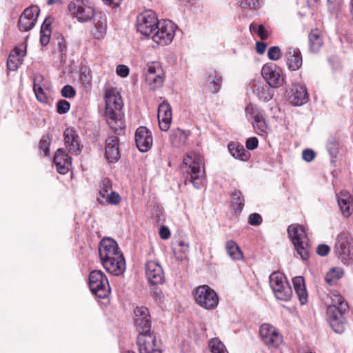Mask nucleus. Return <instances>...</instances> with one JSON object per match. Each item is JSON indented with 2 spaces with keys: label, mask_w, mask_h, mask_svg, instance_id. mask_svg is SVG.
Here are the masks:
<instances>
[{
  "label": "nucleus",
  "mask_w": 353,
  "mask_h": 353,
  "mask_svg": "<svg viewBox=\"0 0 353 353\" xmlns=\"http://www.w3.org/2000/svg\"><path fill=\"white\" fill-rule=\"evenodd\" d=\"M104 101V116L110 128L114 132L124 130L125 125L122 112L123 103L119 92L114 88H107Z\"/></svg>",
  "instance_id": "nucleus-1"
},
{
  "label": "nucleus",
  "mask_w": 353,
  "mask_h": 353,
  "mask_svg": "<svg viewBox=\"0 0 353 353\" xmlns=\"http://www.w3.org/2000/svg\"><path fill=\"white\" fill-rule=\"evenodd\" d=\"M327 321L336 333H342L345 330V314L348 310L347 303L343 297L336 292L329 295V300L325 302Z\"/></svg>",
  "instance_id": "nucleus-2"
},
{
  "label": "nucleus",
  "mask_w": 353,
  "mask_h": 353,
  "mask_svg": "<svg viewBox=\"0 0 353 353\" xmlns=\"http://www.w3.org/2000/svg\"><path fill=\"white\" fill-rule=\"evenodd\" d=\"M288 234L297 253L303 261H306L310 256V245L303 227L299 224H292L288 228Z\"/></svg>",
  "instance_id": "nucleus-3"
},
{
  "label": "nucleus",
  "mask_w": 353,
  "mask_h": 353,
  "mask_svg": "<svg viewBox=\"0 0 353 353\" xmlns=\"http://www.w3.org/2000/svg\"><path fill=\"white\" fill-rule=\"evenodd\" d=\"M201 164L202 157L194 152L188 153L183 158V165L188 168L186 172L190 174V180L196 188L202 185Z\"/></svg>",
  "instance_id": "nucleus-4"
},
{
  "label": "nucleus",
  "mask_w": 353,
  "mask_h": 353,
  "mask_svg": "<svg viewBox=\"0 0 353 353\" xmlns=\"http://www.w3.org/2000/svg\"><path fill=\"white\" fill-rule=\"evenodd\" d=\"M270 285L277 299L283 301L290 299L292 290L282 273L279 272L272 273L270 276Z\"/></svg>",
  "instance_id": "nucleus-5"
},
{
  "label": "nucleus",
  "mask_w": 353,
  "mask_h": 353,
  "mask_svg": "<svg viewBox=\"0 0 353 353\" xmlns=\"http://www.w3.org/2000/svg\"><path fill=\"white\" fill-rule=\"evenodd\" d=\"M195 302L205 310H213L219 304V297L216 292L207 285L197 287L194 292Z\"/></svg>",
  "instance_id": "nucleus-6"
},
{
  "label": "nucleus",
  "mask_w": 353,
  "mask_h": 353,
  "mask_svg": "<svg viewBox=\"0 0 353 353\" xmlns=\"http://www.w3.org/2000/svg\"><path fill=\"white\" fill-rule=\"evenodd\" d=\"M175 30L176 26L171 21L162 20L159 22L150 37L160 46H167L172 41Z\"/></svg>",
  "instance_id": "nucleus-7"
},
{
  "label": "nucleus",
  "mask_w": 353,
  "mask_h": 353,
  "mask_svg": "<svg viewBox=\"0 0 353 353\" xmlns=\"http://www.w3.org/2000/svg\"><path fill=\"white\" fill-rule=\"evenodd\" d=\"M89 287L92 294L103 299L110 292V288L106 276L101 270H93L89 276Z\"/></svg>",
  "instance_id": "nucleus-8"
},
{
  "label": "nucleus",
  "mask_w": 353,
  "mask_h": 353,
  "mask_svg": "<svg viewBox=\"0 0 353 353\" xmlns=\"http://www.w3.org/2000/svg\"><path fill=\"white\" fill-rule=\"evenodd\" d=\"M334 252L344 263L353 260V242L345 234H339L334 245Z\"/></svg>",
  "instance_id": "nucleus-9"
},
{
  "label": "nucleus",
  "mask_w": 353,
  "mask_h": 353,
  "mask_svg": "<svg viewBox=\"0 0 353 353\" xmlns=\"http://www.w3.org/2000/svg\"><path fill=\"white\" fill-rule=\"evenodd\" d=\"M159 21L154 12L151 10L145 11L137 17V30L141 34L150 37Z\"/></svg>",
  "instance_id": "nucleus-10"
},
{
  "label": "nucleus",
  "mask_w": 353,
  "mask_h": 353,
  "mask_svg": "<svg viewBox=\"0 0 353 353\" xmlns=\"http://www.w3.org/2000/svg\"><path fill=\"white\" fill-rule=\"evenodd\" d=\"M137 343L139 353H161L157 347V336L151 330L140 332L137 336Z\"/></svg>",
  "instance_id": "nucleus-11"
},
{
  "label": "nucleus",
  "mask_w": 353,
  "mask_h": 353,
  "mask_svg": "<svg viewBox=\"0 0 353 353\" xmlns=\"http://www.w3.org/2000/svg\"><path fill=\"white\" fill-rule=\"evenodd\" d=\"M145 79L151 89L155 90L161 87L164 82V72L158 62H152L147 65Z\"/></svg>",
  "instance_id": "nucleus-12"
},
{
  "label": "nucleus",
  "mask_w": 353,
  "mask_h": 353,
  "mask_svg": "<svg viewBox=\"0 0 353 353\" xmlns=\"http://www.w3.org/2000/svg\"><path fill=\"white\" fill-rule=\"evenodd\" d=\"M69 10L79 21L85 22L94 16V10L88 0H73L68 6Z\"/></svg>",
  "instance_id": "nucleus-13"
},
{
  "label": "nucleus",
  "mask_w": 353,
  "mask_h": 353,
  "mask_svg": "<svg viewBox=\"0 0 353 353\" xmlns=\"http://www.w3.org/2000/svg\"><path fill=\"white\" fill-rule=\"evenodd\" d=\"M261 74L270 86L279 88L284 82V77L281 68L274 63H266L261 69Z\"/></svg>",
  "instance_id": "nucleus-14"
},
{
  "label": "nucleus",
  "mask_w": 353,
  "mask_h": 353,
  "mask_svg": "<svg viewBox=\"0 0 353 353\" xmlns=\"http://www.w3.org/2000/svg\"><path fill=\"white\" fill-rule=\"evenodd\" d=\"M146 278L153 285L163 284L165 281V274L161 264L156 261H149L145 265Z\"/></svg>",
  "instance_id": "nucleus-15"
},
{
  "label": "nucleus",
  "mask_w": 353,
  "mask_h": 353,
  "mask_svg": "<svg viewBox=\"0 0 353 353\" xmlns=\"http://www.w3.org/2000/svg\"><path fill=\"white\" fill-rule=\"evenodd\" d=\"M39 8L37 6H30L26 8L21 15L18 21L19 28L21 31H28L35 25L39 14Z\"/></svg>",
  "instance_id": "nucleus-16"
},
{
  "label": "nucleus",
  "mask_w": 353,
  "mask_h": 353,
  "mask_svg": "<svg viewBox=\"0 0 353 353\" xmlns=\"http://www.w3.org/2000/svg\"><path fill=\"white\" fill-rule=\"evenodd\" d=\"M260 335L263 342L270 347H276L283 341L276 328L270 324L265 323L261 326Z\"/></svg>",
  "instance_id": "nucleus-17"
},
{
  "label": "nucleus",
  "mask_w": 353,
  "mask_h": 353,
  "mask_svg": "<svg viewBox=\"0 0 353 353\" xmlns=\"http://www.w3.org/2000/svg\"><path fill=\"white\" fill-rule=\"evenodd\" d=\"M134 324L140 332L151 328V320L148 309L144 306L137 307L134 310Z\"/></svg>",
  "instance_id": "nucleus-18"
},
{
  "label": "nucleus",
  "mask_w": 353,
  "mask_h": 353,
  "mask_svg": "<svg viewBox=\"0 0 353 353\" xmlns=\"http://www.w3.org/2000/svg\"><path fill=\"white\" fill-rule=\"evenodd\" d=\"M101 261L111 257L123 255L119 250L117 243L111 238H105L101 240L99 247Z\"/></svg>",
  "instance_id": "nucleus-19"
},
{
  "label": "nucleus",
  "mask_w": 353,
  "mask_h": 353,
  "mask_svg": "<svg viewBox=\"0 0 353 353\" xmlns=\"http://www.w3.org/2000/svg\"><path fill=\"white\" fill-rule=\"evenodd\" d=\"M245 114L248 119H252V125L256 131L266 132L267 125L259 109L252 103L245 108Z\"/></svg>",
  "instance_id": "nucleus-20"
},
{
  "label": "nucleus",
  "mask_w": 353,
  "mask_h": 353,
  "mask_svg": "<svg viewBox=\"0 0 353 353\" xmlns=\"http://www.w3.org/2000/svg\"><path fill=\"white\" fill-rule=\"evenodd\" d=\"M290 104L294 106H301L306 103L309 95L305 86L296 83L293 84L288 95Z\"/></svg>",
  "instance_id": "nucleus-21"
},
{
  "label": "nucleus",
  "mask_w": 353,
  "mask_h": 353,
  "mask_svg": "<svg viewBox=\"0 0 353 353\" xmlns=\"http://www.w3.org/2000/svg\"><path fill=\"white\" fill-rule=\"evenodd\" d=\"M101 261L105 270L111 274L119 276L125 270V261L123 255L112 256Z\"/></svg>",
  "instance_id": "nucleus-22"
},
{
  "label": "nucleus",
  "mask_w": 353,
  "mask_h": 353,
  "mask_svg": "<svg viewBox=\"0 0 353 353\" xmlns=\"http://www.w3.org/2000/svg\"><path fill=\"white\" fill-rule=\"evenodd\" d=\"M26 55V44L22 43L17 46L10 54L7 60L8 70L14 71L21 64L23 58Z\"/></svg>",
  "instance_id": "nucleus-23"
},
{
  "label": "nucleus",
  "mask_w": 353,
  "mask_h": 353,
  "mask_svg": "<svg viewBox=\"0 0 353 353\" xmlns=\"http://www.w3.org/2000/svg\"><path fill=\"white\" fill-rule=\"evenodd\" d=\"M157 117L161 130H168L172 121V109L168 103L163 102L159 105Z\"/></svg>",
  "instance_id": "nucleus-24"
},
{
  "label": "nucleus",
  "mask_w": 353,
  "mask_h": 353,
  "mask_svg": "<svg viewBox=\"0 0 353 353\" xmlns=\"http://www.w3.org/2000/svg\"><path fill=\"white\" fill-rule=\"evenodd\" d=\"M57 170L61 174H66L71 166V158L63 149H58L53 159Z\"/></svg>",
  "instance_id": "nucleus-25"
},
{
  "label": "nucleus",
  "mask_w": 353,
  "mask_h": 353,
  "mask_svg": "<svg viewBox=\"0 0 353 353\" xmlns=\"http://www.w3.org/2000/svg\"><path fill=\"white\" fill-rule=\"evenodd\" d=\"M119 146V139L116 136H110L106 140L105 156L109 162L113 163L119 160L120 157Z\"/></svg>",
  "instance_id": "nucleus-26"
},
{
  "label": "nucleus",
  "mask_w": 353,
  "mask_h": 353,
  "mask_svg": "<svg viewBox=\"0 0 353 353\" xmlns=\"http://www.w3.org/2000/svg\"><path fill=\"white\" fill-rule=\"evenodd\" d=\"M172 250L177 260H185L189 254V243L182 239H176L172 242Z\"/></svg>",
  "instance_id": "nucleus-27"
},
{
  "label": "nucleus",
  "mask_w": 353,
  "mask_h": 353,
  "mask_svg": "<svg viewBox=\"0 0 353 353\" xmlns=\"http://www.w3.org/2000/svg\"><path fill=\"white\" fill-rule=\"evenodd\" d=\"M287 65L291 70L295 71L302 65V57L298 48H290L287 52Z\"/></svg>",
  "instance_id": "nucleus-28"
},
{
  "label": "nucleus",
  "mask_w": 353,
  "mask_h": 353,
  "mask_svg": "<svg viewBox=\"0 0 353 353\" xmlns=\"http://www.w3.org/2000/svg\"><path fill=\"white\" fill-rule=\"evenodd\" d=\"M352 201L353 198L348 192L343 191L338 196V204L343 216L348 217L351 215Z\"/></svg>",
  "instance_id": "nucleus-29"
},
{
  "label": "nucleus",
  "mask_w": 353,
  "mask_h": 353,
  "mask_svg": "<svg viewBox=\"0 0 353 353\" xmlns=\"http://www.w3.org/2000/svg\"><path fill=\"white\" fill-rule=\"evenodd\" d=\"M309 50L312 53L318 52L323 45L322 33L318 29L312 30L308 36Z\"/></svg>",
  "instance_id": "nucleus-30"
},
{
  "label": "nucleus",
  "mask_w": 353,
  "mask_h": 353,
  "mask_svg": "<svg viewBox=\"0 0 353 353\" xmlns=\"http://www.w3.org/2000/svg\"><path fill=\"white\" fill-rule=\"evenodd\" d=\"M292 283L301 304H305L307 301V293L303 277L296 276L292 279Z\"/></svg>",
  "instance_id": "nucleus-31"
},
{
  "label": "nucleus",
  "mask_w": 353,
  "mask_h": 353,
  "mask_svg": "<svg viewBox=\"0 0 353 353\" xmlns=\"http://www.w3.org/2000/svg\"><path fill=\"white\" fill-rule=\"evenodd\" d=\"M135 142L140 152H146L153 144V138L151 134H135Z\"/></svg>",
  "instance_id": "nucleus-32"
},
{
  "label": "nucleus",
  "mask_w": 353,
  "mask_h": 353,
  "mask_svg": "<svg viewBox=\"0 0 353 353\" xmlns=\"http://www.w3.org/2000/svg\"><path fill=\"white\" fill-rule=\"evenodd\" d=\"M230 154L235 159L241 161H248L250 157L242 145L239 143L232 142L228 145Z\"/></svg>",
  "instance_id": "nucleus-33"
},
{
  "label": "nucleus",
  "mask_w": 353,
  "mask_h": 353,
  "mask_svg": "<svg viewBox=\"0 0 353 353\" xmlns=\"http://www.w3.org/2000/svg\"><path fill=\"white\" fill-rule=\"evenodd\" d=\"M64 142L68 150L74 154L81 151V144L77 134H64Z\"/></svg>",
  "instance_id": "nucleus-34"
},
{
  "label": "nucleus",
  "mask_w": 353,
  "mask_h": 353,
  "mask_svg": "<svg viewBox=\"0 0 353 353\" xmlns=\"http://www.w3.org/2000/svg\"><path fill=\"white\" fill-rule=\"evenodd\" d=\"M225 248L228 254L232 260L239 261L243 259V253L239 245L234 241H228L226 243Z\"/></svg>",
  "instance_id": "nucleus-35"
},
{
  "label": "nucleus",
  "mask_w": 353,
  "mask_h": 353,
  "mask_svg": "<svg viewBox=\"0 0 353 353\" xmlns=\"http://www.w3.org/2000/svg\"><path fill=\"white\" fill-rule=\"evenodd\" d=\"M112 190V185L111 181L105 178L102 179L99 185V192L97 197V201L100 203L101 199H103L105 196H108L109 192Z\"/></svg>",
  "instance_id": "nucleus-36"
},
{
  "label": "nucleus",
  "mask_w": 353,
  "mask_h": 353,
  "mask_svg": "<svg viewBox=\"0 0 353 353\" xmlns=\"http://www.w3.org/2000/svg\"><path fill=\"white\" fill-rule=\"evenodd\" d=\"M121 201L122 198L120 194L118 192L112 190L109 192L108 196H105L103 199H101L99 203L101 205H117L121 202Z\"/></svg>",
  "instance_id": "nucleus-37"
},
{
  "label": "nucleus",
  "mask_w": 353,
  "mask_h": 353,
  "mask_svg": "<svg viewBox=\"0 0 353 353\" xmlns=\"http://www.w3.org/2000/svg\"><path fill=\"white\" fill-rule=\"evenodd\" d=\"M208 346L212 353H229L225 345L219 338L212 339Z\"/></svg>",
  "instance_id": "nucleus-38"
},
{
  "label": "nucleus",
  "mask_w": 353,
  "mask_h": 353,
  "mask_svg": "<svg viewBox=\"0 0 353 353\" xmlns=\"http://www.w3.org/2000/svg\"><path fill=\"white\" fill-rule=\"evenodd\" d=\"M343 274V271L341 268H333L327 273L325 279L328 285H332L341 278Z\"/></svg>",
  "instance_id": "nucleus-39"
},
{
  "label": "nucleus",
  "mask_w": 353,
  "mask_h": 353,
  "mask_svg": "<svg viewBox=\"0 0 353 353\" xmlns=\"http://www.w3.org/2000/svg\"><path fill=\"white\" fill-rule=\"evenodd\" d=\"M107 23L106 21H99L95 24L94 30L92 32V35L94 39L101 40L104 39L106 35Z\"/></svg>",
  "instance_id": "nucleus-40"
},
{
  "label": "nucleus",
  "mask_w": 353,
  "mask_h": 353,
  "mask_svg": "<svg viewBox=\"0 0 353 353\" xmlns=\"http://www.w3.org/2000/svg\"><path fill=\"white\" fill-rule=\"evenodd\" d=\"M231 197L235 211L241 212L244 206V199L242 196L241 192L239 190H234L232 192Z\"/></svg>",
  "instance_id": "nucleus-41"
},
{
  "label": "nucleus",
  "mask_w": 353,
  "mask_h": 353,
  "mask_svg": "<svg viewBox=\"0 0 353 353\" xmlns=\"http://www.w3.org/2000/svg\"><path fill=\"white\" fill-rule=\"evenodd\" d=\"M250 30L259 35L261 40L268 39L269 34L263 25L252 23L250 26Z\"/></svg>",
  "instance_id": "nucleus-42"
},
{
  "label": "nucleus",
  "mask_w": 353,
  "mask_h": 353,
  "mask_svg": "<svg viewBox=\"0 0 353 353\" xmlns=\"http://www.w3.org/2000/svg\"><path fill=\"white\" fill-rule=\"evenodd\" d=\"M46 87H42L39 84L33 85V90L37 97V99L41 102L46 103L47 101V95L44 92Z\"/></svg>",
  "instance_id": "nucleus-43"
},
{
  "label": "nucleus",
  "mask_w": 353,
  "mask_h": 353,
  "mask_svg": "<svg viewBox=\"0 0 353 353\" xmlns=\"http://www.w3.org/2000/svg\"><path fill=\"white\" fill-rule=\"evenodd\" d=\"M259 6V0H241L240 1V6L246 10H256Z\"/></svg>",
  "instance_id": "nucleus-44"
},
{
  "label": "nucleus",
  "mask_w": 353,
  "mask_h": 353,
  "mask_svg": "<svg viewBox=\"0 0 353 353\" xmlns=\"http://www.w3.org/2000/svg\"><path fill=\"white\" fill-rule=\"evenodd\" d=\"M327 149L330 154L335 157L339 150V143L335 139H329L327 143Z\"/></svg>",
  "instance_id": "nucleus-45"
},
{
  "label": "nucleus",
  "mask_w": 353,
  "mask_h": 353,
  "mask_svg": "<svg viewBox=\"0 0 353 353\" xmlns=\"http://www.w3.org/2000/svg\"><path fill=\"white\" fill-rule=\"evenodd\" d=\"M50 138L48 134L43 135L39 142V149L43 152L45 156L49 155V146Z\"/></svg>",
  "instance_id": "nucleus-46"
},
{
  "label": "nucleus",
  "mask_w": 353,
  "mask_h": 353,
  "mask_svg": "<svg viewBox=\"0 0 353 353\" xmlns=\"http://www.w3.org/2000/svg\"><path fill=\"white\" fill-rule=\"evenodd\" d=\"M187 134H172L170 139L174 146L179 147L181 145L179 141L184 142L187 139Z\"/></svg>",
  "instance_id": "nucleus-47"
},
{
  "label": "nucleus",
  "mask_w": 353,
  "mask_h": 353,
  "mask_svg": "<svg viewBox=\"0 0 353 353\" xmlns=\"http://www.w3.org/2000/svg\"><path fill=\"white\" fill-rule=\"evenodd\" d=\"M70 104L66 100H60L57 105V111L59 114H62L68 112L70 110Z\"/></svg>",
  "instance_id": "nucleus-48"
},
{
  "label": "nucleus",
  "mask_w": 353,
  "mask_h": 353,
  "mask_svg": "<svg viewBox=\"0 0 353 353\" xmlns=\"http://www.w3.org/2000/svg\"><path fill=\"white\" fill-rule=\"evenodd\" d=\"M268 58L273 61L279 60L281 58V50L277 46L271 47L268 52Z\"/></svg>",
  "instance_id": "nucleus-49"
},
{
  "label": "nucleus",
  "mask_w": 353,
  "mask_h": 353,
  "mask_svg": "<svg viewBox=\"0 0 353 353\" xmlns=\"http://www.w3.org/2000/svg\"><path fill=\"white\" fill-rule=\"evenodd\" d=\"M61 95L65 98H72L75 95V90L71 85H65L61 90Z\"/></svg>",
  "instance_id": "nucleus-50"
},
{
  "label": "nucleus",
  "mask_w": 353,
  "mask_h": 353,
  "mask_svg": "<svg viewBox=\"0 0 353 353\" xmlns=\"http://www.w3.org/2000/svg\"><path fill=\"white\" fill-rule=\"evenodd\" d=\"M262 222V218L260 214L256 213L251 214L249 216V223L252 225H259Z\"/></svg>",
  "instance_id": "nucleus-51"
},
{
  "label": "nucleus",
  "mask_w": 353,
  "mask_h": 353,
  "mask_svg": "<svg viewBox=\"0 0 353 353\" xmlns=\"http://www.w3.org/2000/svg\"><path fill=\"white\" fill-rule=\"evenodd\" d=\"M302 157L304 161L311 162L315 157V153L311 149H305L303 151Z\"/></svg>",
  "instance_id": "nucleus-52"
},
{
  "label": "nucleus",
  "mask_w": 353,
  "mask_h": 353,
  "mask_svg": "<svg viewBox=\"0 0 353 353\" xmlns=\"http://www.w3.org/2000/svg\"><path fill=\"white\" fill-rule=\"evenodd\" d=\"M259 141L256 137H250L247 139L245 142V146L248 150H254L258 147Z\"/></svg>",
  "instance_id": "nucleus-53"
},
{
  "label": "nucleus",
  "mask_w": 353,
  "mask_h": 353,
  "mask_svg": "<svg viewBox=\"0 0 353 353\" xmlns=\"http://www.w3.org/2000/svg\"><path fill=\"white\" fill-rule=\"evenodd\" d=\"M117 74L121 77H125L129 74V68L126 65H119L117 68Z\"/></svg>",
  "instance_id": "nucleus-54"
},
{
  "label": "nucleus",
  "mask_w": 353,
  "mask_h": 353,
  "mask_svg": "<svg viewBox=\"0 0 353 353\" xmlns=\"http://www.w3.org/2000/svg\"><path fill=\"white\" fill-rule=\"evenodd\" d=\"M330 247L325 244L319 245L316 248V252L319 255L325 256L328 254Z\"/></svg>",
  "instance_id": "nucleus-55"
},
{
  "label": "nucleus",
  "mask_w": 353,
  "mask_h": 353,
  "mask_svg": "<svg viewBox=\"0 0 353 353\" xmlns=\"http://www.w3.org/2000/svg\"><path fill=\"white\" fill-rule=\"evenodd\" d=\"M51 30H46V34H41L40 42L42 46H46L50 41Z\"/></svg>",
  "instance_id": "nucleus-56"
},
{
  "label": "nucleus",
  "mask_w": 353,
  "mask_h": 353,
  "mask_svg": "<svg viewBox=\"0 0 353 353\" xmlns=\"http://www.w3.org/2000/svg\"><path fill=\"white\" fill-rule=\"evenodd\" d=\"M159 236L163 239H168L170 236L169 229L165 226H161L159 229Z\"/></svg>",
  "instance_id": "nucleus-57"
},
{
  "label": "nucleus",
  "mask_w": 353,
  "mask_h": 353,
  "mask_svg": "<svg viewBox=\"0 0 353 353\" xmlns=\"http://www.w3.org/2000/svg\"><path fill=\"white\" fill-rule=\"evenodd\" d=\"M214 85V88L213 89L214 92H217L221 86V77H214L212 79H210Z\"/></svg>",
  "instance_id": "nucleus-58"
},
{
  "label": "nucleus",
  "mask_w": 353,
  "mask_h": 353,
  "mask_svg": "<svg viewBox=\"0 0 353 353\" xmlns=\"http://www.w3.org/2000/svg\"><path fill=\"white\" fill-rule=\"evenodd\" d=\"M39 84L42 87H46V82L42 75H37L34 78V85Z\"/></svg>",
  "instance_id": "nucleus-59"
},
{
  "label": "nucleus",
  "mask_w": 353,
  "mask_h": 353,
  "mask_svg": "<svg viewBox=\"0 0 353 353\" xmlns=\"http://www.w3.org/2000/svg\"><path fill=\"white\" fill-rule=\"evenodd\" d=\"M103 3L108 6H111L112 8L118 7L123 0H102Z\"/></svg>",
  "instance_id": "nucleus-60"
},
{
  "label": "nucleus",
  "mask_w": 353,
  "mask_h": 353,
  "mask_svg": "<svg viewBox=\"0 0 353 353\" xmlns=\"http://www.w3.org/2000/svg\"><path fill=\"white\" fill-rule=\"evenodd\" d=\"M50 26V22H48V19H46L41 26V34H46V30H51Z\"/></svg>",
  "instance_id": "nucleus-61"
},
{
  "label": "nucleus",
  "mask_w": 353,
  "mask_h": 353,
  "mask_svg": "<svg viewBox=\"0 0 353 353\" xmlns=\"http://www.w3.org/2000/svg\"><path fill=\"white\" fill-rule=\"evenodd\" d=\"M266 48V45L263 43H256V50L259 54H263Z\"/></svg>",
  "instance_id": "nucleus-62"
},
{
  "label": "nucleus",
  "mask_w": 353,
  "mask_h": 353,
  "mask_svg": "<svg viewBox=\"0 0 353 353\" xmlns=\"http://www.w3.org/2000/svg\"><path fill=\"white\" fill-rule=\"evenodd\" d=\"M149 130L147 129L145 127L141 126L139 128L136 130L135 132L139 133V132H149Z\"/></svg>",
  "instance_id": "nucleus-63"
},
{
  "label": "nucleus",
  "mask_w": 353,
  "mask_h": 353,
  "mask_svg": "<svg viewBox=\"0 0 353 353\" xmlns=\"http://www.w3.org/2000/svg\"><path fill=\"white\" fill-rule=\"evenodd\" d=\"M61 0H48V4L49 6L53 5V4H61Z\"/></svg>",
  "instance_id": "nucleus-64"
}]
</instances>
